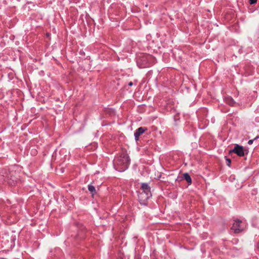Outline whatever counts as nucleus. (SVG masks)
Segmentation results:
<instances>
[{
	"label": "nucleus",
	"instance_id": "nucleus-1",
	"mask_svg": "<svg viewBox=\"0 0 259 259\" xmlns=\"http://www.w3.org/2000/svg\"><path fill=\"white\" fill-rule=\"evenodd\" d=\"M130 163V158L126 153H122L117 156L113 161L114 168L119 172H123L126 170L128 168Z\"/></svg>",
	"mask_w": 259,
	"mask_h": 259
},
{
	"label": "nucleus",
	"instance_id": "nucleus-2",
	"mask_svg": "<svg viewBox=\"0 0 259 259\" xmlns=\"http://www.w3.org/2000/svg\"><path fill=\"white\" fill-rule=\"evenodd\" d=\"M151 59V56L147 55H142L137 58V65L140 68L148 67L150 65V63L149 61Z\"/></svg>",
	"mask_w": 259,
	"mask_h": 259
},
{
	"label": "nucleus",
	"instance_id": "nucleus-3",
	"mask_svg": "<svg viewBox=\"0 0 259 259\" xmlns=\"http://www.w3.org/2000/svg\"><path fill=\"white\" fill-rule=\"evenodd\" d=\"M235 153L239 157H243L248 153V150L244 148L243 146L235 144L233 149L229 150V154Z\"/></svg>",
	"mask_w": 259,
	"mask_h": 259
},
{
	"label": "nucleus",
	"instance_id": "nucleus-4",
	"mask_svg": "<svg viewBox=\"0 0 259 259\" xmlns=\"http://www.w3.org/2000/svg\"><path fill=\"white\" fill-rule=\"evenodd\" d=\"M16 171H9L7 174V183L11 186H15L19 182V180L17 177Z\"/></svg>",
	"mask_w": 259,
	"mask_h": 259
},
{
	"label": "nucleus",
	"instance_id": "nucleus-5",
	"mask_svg": "<svg viewBox=\"0 0 259 259\" xmlns=\"http://www.w3.org/2000/svg\"><path fill=\"white\" fill-rule=\"evenodd\" d=\"M242 221L239 219L235 220L231 229L234 231L235 233H239L243 230V227L241 225Z\"/></svg>",
	"mask_w": 259,
	"mask_h": 259
},
{
	"label": "nucleus",
	"instance_id": "nucleus-6",
	"mask_svg": "<svg viewBox=\"0 0 259 259\" xmlns=\"http://www.w3.org/2000/svg\"><path fill=\"white\" fill-rule=\"evenodd\" d=\"M151 196L146 193L140 192L138 194V200L141 204L146 205L147 201Z\"/></svg>",
	"mask_w": 259,
	"mask_h": 259
},
{
	"label": "nucleus",
	"instance_id": "nucleus-7",
	"mask_svg": "<svg viewBox=\"0 0 259 259\" xmlns=\"http://www.w3.org/2000/svg\"><path fill=\"white\" fill-rule=\"evenodd\" d=\"M147 130V128L146 127H140L138 128L134 133L135 139L136 141H138L139 140L140 136L144 133Z\"/></svg>",
	"mask_w": 259,
	"mask_h": 259
},
{
	"label": "nucleus",
	"instance_id": "nucleus-8",
	"mask_svg": "<svg viewBox=\"0 0 259 259\" xmlns=\"http://www.w3.org/2000/svg\"><path fill=\"white\" fill-rule=\"evenodd\" d=\"M141 189L142 191V192L146 193L152 196V193L151 192V188L147 183H143L141 184Z\"/></svg>",
	"mask_w": 259,
	"mask_h": 259
},
{
	"label": "nucleus",
	"instance_id": "nucleus-9",
	"mask_svg": "<svg viewBox=\"0 0 259 259\" xmlns=\"http://www.w3.org/2000/svg\"><path fill=\"white\" fill-rule=\"evenodd\" d=\"M7 173L5 170H2L0 172V183L7 182Z\"/></svg>",
	"mask_w": 259,
	"mask_h": 259
},
{
	"label": "nucleus",
	"instance_id": "nucleus-10",
	"mask_svg": "<svg viewBox=\"0 0 259 259\" xmlns=\"http://www.w3.org/2000/svg\"><path fill=\"white\" fill-rule=\"evenodd\" d=\"M225 102L228 105L234 106L235 104V101L231 97H227L225 98Z\"/></svg>",
	"mask_w": 259,
	"mask_h": 259
},
{
	"label": "nucleus",
	"instance_id": "nucleus-11",
	"mask_svg": "<svg viewBox=\"0 0 259 259\" xmlns=\"http://www.w3.org/2000/svg\"><path fill=\"white\" fill-rule=\"evenodd\" d=\"M183 178L187 181L188 184L190 185L192 184V179L188 173L186 172L184 174Z\"/></svg>",
	"mask_w": 259,
	"mask_h": 259
},
{
	"label": "nucleus",
	"instance_id": "nucleus-12",
	"mask_svg": "<svg viewBox=\"0 0 259 259\" xmlns=\"http://www.w3.org/2000/svg\"><path fill=\"white\" fill-rule=\"evenodd\" d=\"M88 188L89 191L91 192L92 195H94L97 193V191L95 186L92 185V184H89L88 186Z\"/></svg>",
	"mask_w": 259,
	"mask_h": 259
},
{
	"label": "nucleus",
	"instance_id": "nucleus-13",
	"mask_svg": "<svg viewBox=\"0 0 259 259\" xmlns=\"http://www.w3.org/2000/svg\"><path fill=\"white\" fill-rule=\"evenodd\" d=\"M226 161H227V165L230 167L231 165V160L229 158H227Z\"/></svg>",
	"mask_w": 259,
	"mask_h": 259
},
{
	"label": "nucleus",
	"instance_id": "nucleus-14",
	"mask_svg": "<svg viewBox=\"0 0 259 259\" xmlns=\"http://www.w3.org/2000/svg\"><path fill=\"white\" fill-rule=\"evenodd\" d=\"M250 5H254L256 3L257 0H249Z\"/></svg>",
	"mask_w": 259,
	"mask_h": 259
},
{
	"label": "nucleus",
	"instance_id": "nucleus-15",
	"mask_svg": "<svg viewBox=\"0 0 259 259\" xmlns=\"http://www.w3.org/2000/svg\"><path fill=\"white\" fill-rule=\"evenodd\" d=\"M253 141H254V140L253 139H252V140H249L248 141L247 143H248V144H249V145H251V144L253 143Z\"/></svg>",
	"mask_w": 259,
	"mask_h": 259
},
{
	"label": "nucleus",
	"instance_id": "nucleus-16",
	"mask_svg": "<svg viewBox=\"0 0 259 259\" xmlns=\"http://www.w3.org/2000/svg\"><path fill=\"white\" fill-rule=\"evenodd\" d=\"M128 85L129 86H130V87H132V86L133 85V82L131 81V82H128Z\"/></svg>",
	"mask_w": 259,
	"mask_h": 259
},
{
	"label": "nucleus",
	"instance_id": "nucleus-17",
	"mask_svg": "<svg viewBox=\"0 0 259 259\" xmlns=\"http://www.w3.org/2000/svg\"><path fill=\"white\" fill-rule=\"evenodd\" d=\"M259 138V136H256L255 138L253 139V140L255 141Z\"/></svg>",
	"mask_w": 259,
	"mask_h": 259
}]
</instances>
